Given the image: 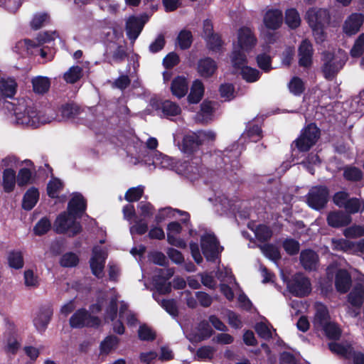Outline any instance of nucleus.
I'll return each instance as SVG.
<instances>
[{
	"instance_id": "bf43d9fd",
	"label": "nucleus",
	"mask_w": 364,
	"mask_h": 364,
	"mask_svg": "<svg viewBox=\"0 0 364 364\" xmlns=\"http://www.w3.org/2000/svg\"><path fill=\"white\" fill-rule=\"evenodd\" d=\"M255 331L260 337L264 339H269L272 336V327L265 322L262 321L257 323Z\"/></svg>"
},
{
	"instance_id": "338daca9",
	"label": "nucleus",
	"mask_w": 364,
	"mask_h": 364,
	"mask_svg": "<svg viewBox=\"0 0 364 364\" xmlns=\"http://www.w3.org/2000/svg\"><path fill=\"white\" fill-rule=\"evenodd\" d=\"M119 342V339L114 336L107 337L101 343V350L104 353H108L114 348Z\"/></svg>"
},
{
	"instance_id": "5fc2aeb1",
	"label": "nucleus",
	"mask_w": 364,
	"mask_h": 364,
	"mask_svg": "<svg viewBox=\"0 0 364 364\" xmlns=\"http://www.w3.org/2000/svg\"><path fill=\"white\" fill-rule=\"evenodd\" d=\"M31 166H26L19 170L18 176H16L17 183L19 186H24L27 185L31 179Z\"/></svg>"
},
{
	"instance_id": "9b49d317",
	"label": "nucleus",
	"mask_w": 364,
	"mask_h": 364,
	"mask_svg": "<svg viewBox=\"0 0 364 364\" xmlns=\"http://www.w3.org/2000/svg\"><path fill=\"white\" fill-rule=\"evenodd\" d=\"M200 245L203 254L208 260L215 259L223 249L218 245L215 235L211 233H205L201 236Z\"/></svg>"
},
{
	"instance_id": "bb28decb",
	"label": "nucleus",
	"mask_w": 364,
	"mask_h": 364,
	"mask_svg": "<svg viewBox=\"0 0 364 364\" xmlns=\"http://www.w3.org/2000/svg\"><path fill=\"white\" fill-rule=\"evenodd\" d=\"M213 331L208 323L205 321H201L197 328L192 330L187 334V338L191 342H199L209 338L212 335Z\"/></svg>"
},
{
	"instance_id": "7c9ffc66",
	"label": "nucleus",
	"mask_w": 364,
	"mask_h": 364,
	"mask_svg": "<svg viewBox=\"0 0 364 364\" xmlns=\"http://www.w3.org/2000/svg\"><path fill=\"white\" fill-rule=\"evenodd\" d=\"M327 220L329 225L338 228L348 225L351 222V218L344 213L333 212L329 213Z\"/></svg>"
},
{
	"instance_id": "6e6552de",
	"label": "nucleus",
	"mask_w": 364,
	"mask_h": 364,
	"mask_svg": "<svg viewBox=\"0 0 364 364\" xmlns=\"http://www.w3.org/2000/svg\"><path fill=\"white\" fill-rule=\"evenodd\" d=\"M117 299L114 293L110 296L107 295L106 297L98 298L97 301L90 306L91 314H97L104 310L105 319L114 321L117 317Z\"/></svg>"
},
{
	"instance_id": "0eeeda50",
	"label": "nucleus",
	"mask_w": 364,
	"mask_h": 364,
	"mask_svg": "<svg viewBox=\"0 0 364 364\" xmlns=\"http://www.w3.org/2000/svg\"><path fill=\"white\" fill-rule=\"evenodd\" d=\"M215 136V133L211 130L198 131L184 137L181 150L186 154H192L200 145L214 141Z\"/></svg>"
},
{
	"instance_id": "e2e57ef3",
	"label": "nucleus",
	"mask_w": 364,
	"mask_h": 364,
	"mask_svg": "<svg viewBox=\"0 0 364 364\" xmlns=\"http://www.w3.org/2000/svg\"><path fill=\"white\" fill-rule=\"evenodd\" d=\"M349 213H355L364 210V202L357 198H351L345 208Z\"/></svg>"
},
{
	"instance_id": "f03ea898",
	"label": "nucleus",
	"mask_w": 364,
	"mask_h": 364,
	"mask_svg": "<svg viewBox=\"0 0 364 364\" xmlns=\"http://www.w3.org/2000/svg\"><path fill=\"white\" fill-rule=\"evenodd\" d=\"M85 207L84 198L80 194H75L68 203V211L57 217L53 226L55 232L66 233L69 236L79 233L81 226L76 219L81 217Z\"/></svg>"
},
{
	"instance_id": "c85d7f7f",
	"label": "nucleus",
	"mask_w": 364,
	"mask_h": 364,
	"mask_svg": "<svg viewBox=\"0 0 364 364\" xmlns=\"http://www.w3.org/2000/svg\"><path fill=\"white\" fill-rule=\"evenodd\" d=\"M247 61L236 65H232L234 69L237 71H240L242 78L247 82H255L257 81L260 77V73L258 70L247 65Z\"/></svg>"
},
{
	"instance_id": "864d4df0",
	"label": "nucleus",
	"mask_w": 364,
	"mask_h": 364,
	"mask_svg": "<svg viewBox=\"0 0 364 364\" xmlns=\"http://www.w3.org/2000/svg\"><path fill=\"white\" fill-rule=\"evenodd\" d=\"M63 188V183L58 178H52L47 187L48 194L51 198H56Z\"/></svg>"
},
{
	"instance_id": "6e6d98bb",
	"label": "nucleus",
	"mask_w": 364,
	"mask_h": 364,
	"mask_svg": "<svg viewBox=\"0 0 364 364\" xmlns=\"http://www.w3.org/2000/svg\"><path fill=\"white\" fill-rule=\"evenodd\" d=\"M343 235L346 238H358L364 236V227L354 225L343 230Z\"/></svg>"
},
{
	"instance_id": "de8ad7c7",
	"label": "nucleus",
	"mask_w": 364,
	"mask_h": 364,
	"mask_svg": "<svg viewBox=\"0 0 364 364\" xmlns=\"http://www.w3.org/2000/svg\"><path fill=\"white\" fill-rule=\"evenodd\" d=\"M249 228L255 233V237L261 241L267 240L272 236V231L266 225H259L256 226L255 225H250Z\"/></svg>"
},
{
	"instance_id": "3c124183",
	"label": "nucleus",
	"mask_w": 364,
	"mask_h": 364,
	"mask_svg": "<svg viewBox=\"0 0 364 364\" xmlns=\"http://www.w3.org/2000/svg\"><path fill=\"white\" fill-rule=\"evenodd\" d=\"M50 17L46 12H40L36 14L31 22V26L33 28L38 29L49 22Z\"/></svg>"
},
{
	"instance_id": "393cba45",
	"label": "nucleus",
	"mask_w": 364,
	"mask_h": 364,
	"mask_svg": "<svg viewBox=\"0 0 364 364\" xmlns=\"http://www.w3.org/2000/svg\"><path fill=\"white\" fill-rule=\"evenodd\" d=\"M314 49L311 43L304 39L299 47V63L300 66L308 68L312 63Z\"/></svg>"
},
{
	"instance_id": "1a4fd4ad",
	"label": "nucleus",
	"mask_w": 364,
	"mask_h": 364,
	"mask_svg": "<svg viewBox=\"0 0 364 364\" xmlns=\"http://www.w3.org/2000/svg\"><path fill=\"white\" fill-rule=\"evenodd\" d=\"M319 136L318 127L310 124L301 131V135L295 141L296 146L300 151H307L316 144Z\"/></svg>"
},
{
	"instance_id": "c756f323",
	"label": "nucleus",
	"mask_w": 364,
	"mask_h": 364,
	"mask_svg": "<svg viewBox=\"0 0 364 364\" xmlns=\"http://www.w3.org/2000/svg\"><path fill=\"white\" fill-rule=\"evenodd\" d=\"M188 90V84L184 77H176L173 79L171 85L172 94L178 98L184 97Z\"/></svg>"
},
{
	"instance_id": "423d86ee",
	"label": "nucleus",
	"mask_w": 364,
	"mask_h": 364,
	"mask_svg": "<svg viewBox=\"0 0 364 364\" xmlns=\"http://www.w3.org/2000/svg\"><path fill=\"white\" fill-rule=\"evenodd\" d=\"M346 60L347 55L341 50H338L333 53H324L322 70L325 77L328 79L333 77L343 68Z\"/></svg>"
},
{
	"instance_id": "0e129e2a",
	"label": "nucleus",
	"mask_w": 364,
	"mask_h": 364,
	"mask_svg": "<svg viewBox=\"0 0 364 364\" xmlns=\"http://www.w3.org/2000/svg\"><path fill=\"white\" fill-rule=\"evenodd\" d=\"M144 193V187L141 186L129 188L126 194L125 199L129 202L136 201L140 199Z\"/></svg>"
},
{
	"instance_id": "680f3d73",
	"label": "nucleus",
	"mask_w": 364,
	"mask_h": 364,
	"mask_svg": "<svg viewBox=\"0 0 364 364\" xmlns=\"http://www.w3.org/2000/svg\"><path fill=\"white\" fill-rule=\"evenodd\" d=\"M8 261L10 267L20 269L23 266L22 255L20 252H12L9 255Z\"/></svg>"
},
{
	"instance_id": "58836bf2",
	"label": "nucleus",
	"mask_w": 364,
	"mask_h": 364,
	"mask_svg": "<svg viewBox=\"0 0 364 364\" xmlns=\"http://www.w3.org/2000/svg\"><path fill=\"white\" fill-rule=\"evenodd\" d=\"M25 165L26 166H33V163L30 160L20 161L15 156H7L1 161V166L5 168H18Z\"/></svg>"
},
{
	"instance_id": "2f4dec72",
	"label": "nucleus",
	"mask_w": 364,
	"mask_h": 364,
	"mask_svg": "<svg viewBox=\"0 0 364 364\" xmlns=\"http://www.w3.org/2000/svg\"><path fill=\"white\" fill-rule=\"evenodd\" d=\"M300 261L304 269L313 270L316 268L318 256L312 250H304L301 253Z\"/></svg>"
},
{
	"instance_id": "dca6fc26",
	"label": "nucleus",
	"mask_w": 364,
	"mask_h": 364,
	"mask_svg": "<svg viewBox=\"0 0 364 364\" xmlns=\"http://www.w3.org/2000/svg\"><path fill=\"white\" fill-rule=\"evenodd\" d=\"M332 243L333 249L336 250H341L360 256L364 255V239L356 242L350 241L346 239L333 240Z\"/></svg>"
},
{
	"instance_id": "ea45409f",
	"label": "nucleus",
	"mask_w": 364,
	"mask_h": 364,
	"mask_svg": "<svg viewBox=\"0 0 364 364\" xmlns=\"http://www.w3.org/2000/svg\"><path fill=\"white\" fill-rule=\"evenodd\" d=\"M39 198L38 191L35 188H29L25 193L22 206L23 209L31 210L36 204Z\"/></svg>"
},
{
	"instance_id": "49530a36",
	"label": "nucleus",
	"mask_w": 364,
	"mask_h": 364,
	"mask_svg": "<svg viewBox=\"0 0 364 364\" xmlns=\"http://www.w3.org/2000/svg\"><path fill=\"white\" fill-rule=\"evenodd\" d=\"M82 75V68L80 66H72L64 73L63 78L68 83L73 84L79 80Z\"/></svg>"
},
{
	"instance_id": "e433bc0d",
	"label": "nucleus",
	"mask_w": 364,
	"mask_h": 364,
	"mask_svg": "<svg viewBox=\"0 0 364 364\" xmlns=\"http://www.w3.org/2000/svg\"><path fill=\"white\" fill-rule=\"evenodd\" d=\"M204 86L201 81L196 80L191 87V92L188 97L190 103L196 104L200 101L204 94Z\"/></svg>"
},
{
	"instance_id": "4c0bfd02",
	"label": "nucleus",
	"mask_w": 364,
	"mask_h": 364,
	"mask_svg": "<svg viewBox=\"0 0 364 364\" xmlns=\"http://www.w3.org/2000/svg\"><path fill=\"white\" fill-rule=\"evenodd\" d=\"M350 277L345 270H340L336 277V287L341 293L346 292L350 285Z\"/></svg>"
},
{
	"instance_id": "79ce46f5",
	"label": "nucleus",
	"mask_w": 364,
	"mask_h": 364,
	"mask_svg": "<svg viewBox=\"0 0 364 364\" xmlns=\"http://www.w3.org/2000/svg\"><path fill=\"white\" fill-rule=\"evenodd\" d=\"M214 109L213 102L204 101L200 105V111L198 114V119L202 122H208L211 119Z\"/></svg>"
},
{
	"instance_id": "37998d69",
	"label": "nucleus",
	"mask_w": 364,
	"mask_h": 364,
	"mask_svg": "<svg viewBox=\"0 0 364 364\" xmlns=\"http://www.w3.org/2000/svg\"><path fill=\"white\" fill-rule=\"evenodd\" d=\"M193 41V36L190 31L187 29L181 30L176 38V45L181 49L188 48Z\"/></svg>"
},
{
	"instance_id": "c9c22d12",
	"label": "nucleus",
	"mask_w": 364,
	"mask_h": 364,
	"mask_svg": "<svg viewBox=\"0 0 364 364\" xmlns=\"http://www.w3.org/2000/svg\"><path fill=\"white\" fill-rule=\"evenodd\" d=\"M33 90L37 94L47 92L50 87V80L45 76H36L31 80Z\"/></svg>"
},
{
	"instance_id": "20e7f679",
	"label": "nucleus",
	"mask_w": 364,
	"mask_h": 364,
	"mask_svg": "<svg viewBox=\"0 0 364 364\" xmlns=\"http://www.w3.org/2000/svg\"><path fill=\"white\" fill-rule=\"evenodd\" d=\"M305 19L312 30L316 42L323 43L326 38L324 30L330 22L328 11L324 9H309L306 14Z\"/></svg>"
},
{
	"instance_id": "72a5a7b5",
	"label": "nucleus",
	"mask_w": 364,
	"mask_h": 364,
	"mask_svg": "<svg viewBox=\"0 0 364 364\" xmlns=\"http://www.w3.org/2000/svg\"><path fill=\"white\" fill-rule=\"evenodd\" d=\"M217 69L216 63L210 58H205L199 60L198 71L203 77L211 76Z\"/></svg>"
},
{
	"instance_id": "7ed1b4c3",
	"label": "nucleus",
	"mask_w": 364,
	"mask_h": 364,
	"mask_svg": "<svg viewBox=\"0 0 364 364\" xmlns=\"http://www.w3.org/2000/svg\"><path fill=\"white\" fill-rule=\"evenodd\" d=\"M257 44L254 31L249 27L242 26L236 33L230 55L232 65H239L247 62V58Z\"/></svg>"
},
{
	"instance_id": "4d7b16f0",
	"label": "nucleus",
	"mask_w": 364,
	"mask_h": 364,
	"mask_svg": "<svg viewBox=\"0 0 364 364\" xmlns=\"http://www.w3.org/2000/svg\"><path fill=\"white\" fill-rule=\"evenodd\" d=\"M363 173L360 169L353 166H348L344 169L343 176L348 181H359L361 179Z\"/></svg>"
},
{
	"instance_id": "052dcab7",
	"label": "nucleus",
	"mask_w": 364,
	"mask_h": 364,
	"mask_svg": "<svg viewBox=\"0 0 364 364\" xmlns=\"http://www.w3.org/2000/svg\"><path fill=\"white\" fill-rule=\"evenodd\" d=\"M257 65L260 69L264 72H269L272 69V58L271 57L265 53L259 54L257 56Z\"/></svg>"
},
{
	"instance_id": "cd10ccee",
	"label": "nucleus",
	"mask_w": 364,
	"mask_h": 364,
	"mask_svg": "<svg viewBox=\"0 0 364 364\" xmlns=\"http://www.w3.org/2000/svg\"><path fill=\"white\" fill-rule=\"evenodd\" d=\"M159 277L161 278L160 281L155 282V288L156 291L161 294H165L171 291V284L167 282V280L173 274V271L171 269H160Z\"/></svg>"
},
{
	"instance_id": "ddd939ff",
	"label": "nucleus",
	"mask_w": 364,
	"mask_h": 364,
	"mask_svg": "<svg viewBox=\"0 0 364 364\" xmlns=\"http://www.w3.org/2000/svg\"><path fill=\"white\" fill-rule=\"evenodd\" d=\"M107 256V252L105 248L99 246L94 247L90 265L92 274L97 277H102L104 274L103 270Z\"/></svg>"
},
{
	"instance_id": "f8f14e48",
	"label": "nucleus",
	"mask_w": 364,
	"mask_h": 364,
	"mask_svg": "<svg viewBox=\"0 0 364 364\" xmlns=\"http://www.w3.org/2000/svg\"><path fill=\"white\" fill-rule=\"evenodd\" d=\"M150 109L146 110V114H151L153 110L161 109L163 114L166 117L178 116L181 113V107L176 102L171 100L159 102L153 98L149 102Z\"/></svg>"
},
{
	"instance_id": "f257e3e1",
	"label": "nucleus",
	"mask_w": 364,
	"mask_h": 364,
	"mask_svg": "<svg viewBox=\"0 0 364 364\" xmlns=\"http://www.w3.org/2000/svg\"><path fill=\"white\" fill-rule=\"evenodd\" d=\"M0 105L4 113L10 115L11 120L17 124L36 128L51 120L45 114L38 112L30 102L24 99L15 102L4 100L0 101Z\"/></svg>"
},
{
	"instance_id": "2eb2a0df",
	"label": "nucleus",
	"mask_w": 364,
	"mask_h": 364,
	"mask_svg": "<svg viewBox=\"0 0 364 364\" xmlns=\"http://www.w3.org/2000/svg\"><path fill=\"white\" fill-rule=\"evenodd\" d=\"M364 23V14L360 12H354L348 15L342 25L343 33L348 36H352L358 33Z\"/></svg>"
},
{
	"instance_id": "a19ab883",
	"label": "nucleus",
	"mask_w": 364,
	"mask_h": 364,
	"mask_svg": "<svg viewBox=\"0 0 364 364\" xmlns=\"http://www.w3.org/2000/svg\"><path fill=\"white\" fill-rule=\"evenodd\" d=\"M364 301V288L362 285L355 286L348 295V301L355 306H360Z\"/></svg>"
},
{
	"instance_id": "09e8293b",
	"label": "nucleus",
	"mask_w": 364,
	"mask_h": 364,
	"mask_svg": "<svg viewBox=\"0 0 364 364\" xmlns=\"http://www.w3.org/2000/svg\"><path fill=\"white\" fill-rule=\"evenodd\" d=\"M38 46L36 42L28 39L18 41L16 45V50L21 55L32 53V49Z\"/></svg>"
},
{
	"instance_id": "9d476101",
	"label": "nucleus",
	"mask_w": 364,
	"mask_h": 364,
	"mask_svg": "<svg viewBox=\"0 0 364 364\" xmlns=\"http://www.w3.org/2000/svg\"><path fill=\"white\" fill-rule=\"evenodd\" d=\"M328 190L326 186L313 187L306 196L307 204L313 209L321 210L328 202Z\"/></svg>"
},
{
	"instance_id": "774afa93",
	"label": "nucleus",
	"mask_w": 364,
	"mask_h": 364,
	"mask_svg": "<svg viewBox=\"0 0 364 364\" xmlns=\"http://www.w3.org/2000/svg\"><path fill=\"white\" fill-rule=\"evenodd\" d=\"M351 55L354 57L361 55L364 53V34H360L356 39L351 49Z\"/></svg>"
},
{
	"instance_id": "a211bd4d",
	"label": "nucleus",
	"mask_w": 364,
	"mask_h": 364,
	"mask_svg": "<svg viewBox=\"0 0 364 364\" xmlns=\"http://www.w3.org/2000/svg\"><path fill=\"white\" fill-rule=\"evenodd\" d=\"M100 323L97 317L91 316L85 309L77 310L70 318L72 328H82L85 326H98Z\"/></svg>"
},
{
	"instance_id": "412c9836",
	"label": "nucleus",
	"mask_w": 364,
	"mask_h": 364,
	"mask_svg": "<svg viewBox=\"0 0 364 364\" xmlns=\"http://www.w3.org/2000/svg\"><path fill=\"white\" fill-rule=\"evenodd\" d=\"M218 278L221 281L220 291L224 296L228 299L232 300L234 297L232 289L237 286L232 272L229 269L225 268L224 274L220 272L218 274Z\"/></svg>"
},
{
	"instance_id": "603ef678",
	"label": "nucleus",
	"mask_w": 364,
	"mask_h": 364,
	"mask_svg": "<svg viewBox=\"0 0 364 364\" xmlns=\"http://www.w3.org/2000/svg\"><path fill=\"white\" fill-rule=\"evenodd\" d=\"M78 262L79 259L77 255L73 252L64 254L60 259V265L64 267H75L77 264Z\"/></svg>"
},
{
	"instance_id": "f3484780",
	"label": "nucleus",
	"mask_w": 364,
	"mask_h": 364,
	"mask_svg": "<svg viewBox=\"0 0 364 364\" xmlns=\"http://www.w3.org/2000/svg\"><path fill=\"white\" fill-rule=\"evenodd\" d=\"M144 163L149 165L151 164L155 168L172 169L176 172V168L179 166V161H177L176 159L164 155L160 151H154V156L145 158Z\"/></svg>"
},
{
	"instance_id": "6ab92c4d",
	"label": "nucleus",
	"mask_w": 364,
	"mask_h": 364,
	"mask_svg": "<svg viewBox=\"0 0 364 364\" xmlns=\"http://www.w3.org/2000/svg\"><path fill=\"white\" fill-rule=\"evenodd\" d=\"M199 159H192L191 161L178 163L176 172L178 174L185 176L190 180H194L200 176L202 168Z\"/></svg>"
},
{
	"instance_id": "a878e982",
	"label": "nucleus",
	"mask_w": 364,
	"mask_h": 364,
	"mask_svg": "<svg viewBox=\"0 0 364 364\" xmlns=\"http://www.w3.org/2000/svg\"><path fill=\"white\" fill-rule=\"evenodd\" d=\"M52 315L53 311L49 307L42 308L36 312L33 322L37 331L39 333L45 331L50 321Z\"/></svg>"
},
{
	"instance_id": "473e14b6",
	"label": "nucleus",
	"mask_w": 364,
	"mask_h": 364,
	"mask_svg": "<svg viewBox=\"0 0 364 364\" xmlns=\"http://www.w3.org/2000/svg\"><path fill=\"white\" fill-rule=\"evenodd\" d=\"M2 186L5 192L10 193L15 188L17 183L16 174L14 169L5 168L2 175Z\"/></svg>"
},
{
	"instance_id": "13d9d810",
	"label": "nucleus",
	"mask_w": 364,
	"mask_h": 364,
	"mask_svg": "<svg viewBox=\"0 0 364 364\" xmlns=\"http://www.w3.org/2000/svg\"><path fill=\"white\" fill-rule=\"evenodd\" d=\"M289 89L294 95H299L304 90V84L299 77H294L289 83Z\"/></svg>"
},
{
	"instance_id": "4468645a",
	"label": "nucleus",
	"mask_w": 364,
	"mask_h": 364,
	"mask_svg": "<svg viewBox=\"0 0 364 364\" xmlns=\"http://www.w3.org/2000/svg\"><path fill=\"white\" fill-rule=\"evenodd\" d=\"M287 288L293 294L304 296L310 293L311 284L304 275L297 274L287 282Z\"/></svg>"
},
{
	"instance_id": "5701e85b",
	"label": "nucleus",
	"mask_w": 364,
	"mask_h": 364,
	"mask_svg": "<svg viewBox=\"0 0 364 364\" xmlns=\"http://www.w3.org/2000/svg\"><path fill=\"white\" fill-rule=\"evenodd\" d=\"M315 314L313 319V325L314 328L321 331L330 321L328 311L325 305L321 303H316L314 305Z\"/></svg>"
},
{
	"instance_id": "c03bdc74",
	"label": "nucleus",
	"mask_w": 364,
	"mask_h": 364,
	"mask_svg": "<svg viewBox=\"0 0 364 364\" xmlns=\"http://www.w3.org/2000/svg\"><path fill=\"white\" fill-rule=\"evenodd\" d=\"M119 318L126 319L127 324L131 326L137 323L135 314L128 309V305L124 301L120 302Z\"/></svg>"
},
{
	"instance_id": "8fccbe9b",
	"label": "nucleus",
	"mask_w": 364,
	"mask_h": 364,
	"mask_svg": "<svg viewBox=\"0 0 364 364\" xmlns=\"http://www.w3.org/2000/svg\"><path fill=\"white\" fill-rule=\"evenodd\" d=\"M145 145L148 150L145 151L144 153H141L139 156L144 162L145 157L146 159L148 157H152L154 155V151H158L156 150V148L159 145L158 140L155 137H149L146 140Z\"/></svg>"
},
{
	"instance_id": "f704fd0d",
	"label": "nucleus",
	"mask_w": 364,
	"mask_h": 364,
	"mask_svg": "<svg viewBox=\"0 0 364 364\" xmlns=\"http://www.w3.org/2000/svg\"><path fill=\"white\" fill-rule=\"evenodd\" d=\"M16 82L11 77H1L0 79V95L6 97H12L16 90Z\"/></svg>"
},
{
	"instance_id": "4be33fe9",
	"label": "nucleus",
	"mask_w": 364,
	"mask_h": 364,
	"mask_svg": "<svg viewBox=\"0 0 364 364\" xmlns=\"http://www.w3.org/2000/svg\"><path fill=\"white\" fill-rule=\"evenodd\" d=\"M182 230L181 225L177 222L169 223L166 228L167 242L178 248H186V241L178 236Z\"/></svg>"
},
{
	"instance_id": "b1692460",
	"label": "nucleus",
	"mask_w": 364,
	"mask_h": 364,
	"mask_svg": "<svg viewBox=\"0 0 364 364\" xmlns=\"http://www.w3.org/2000/svg\"><path fill=\"white\" fill-rule=\"evenodd\" d=\"M176 215L182 217L181 221L183 223H186L190 218V215L187 212H183L177 209H173L170 207H167L159 210L155 216V221L156 223H161L166 220L176 218Z\"/></svg>"
},
{
	"instance_id": "a18cd8bd",
	"label": "nucleus",
	"mask_w": 364,
	"mask_h": 364,
	"mask_svg": "<svg viewBox=\"0 0 364 364\" xmlns=\"http://www.w3.org/2000/svg\"><path fill=\"white\" fill-rule=\"evenodd\" d=\"M285 22L291 28H296L301 23V18L295 9H287L285 12Z\"/></svg>"
},
{
	"instance_id": "39448f33",
	"label": "nucleus",
	"mask_w": 364,
	"mask_h": 364,
	"mask_svg": "<svg viewBox=\"0 0 364 364\" xmlns=\"http://www.w3.org/2000/svg\"><path fill=\"white\" fill-rule=\"evenodd\" d=\"M284 21L283 12L279 9H268L265 11L263 18V27L261 29V36L268 44L274 43L278 39L277 35L269 31L279 29Z\"/></svg>"
},
{
	"instance_id": "aec40b11",
	"label": "nucleus",
	"mask_w": 364,
	"mask_h": 364,
	"mask_svg": "<svg viewBox=\"0 0 364 364\" xmlns=\"http://www.w3.org/2000/svg\"><path fill=\"white\" fill-rule=\"evenodd\" d=\"M147 21V16H141L139 18L130 16L127 19L126 23V31L128 37L132 41H135L137 38Z\"/></svg>"
},
{
	"instance_id": "69168bd1",
	"label": "nucleus",
	"mask_w": 364,
	"mask_h": 364,
	"mask_svg": "<svg viewBox=\"0 0 364 364\" xmlns=\"http://www.w3.org/2000/svg\"><path fill=\"white\" fill-rule=\"evenodd\" d=\"M220 94L225 101H230L235 98V90L232 84H223L220 87Z\"/></svg>"
}]
</instances>
